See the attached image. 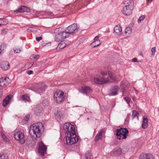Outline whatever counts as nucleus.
<instances>
[{"label":"nucleus","instance_id":"30","mask_svg":"<svg viewBox=\"0 0 159 159\" xmlns=\"http://www.w3.org/2000/svg\"><path fill=\"white\" fill-rule=\"evenodd\" d=\"M1 135L2 138L3 139L4 141L6 143H8L9 142V140L6 136L3 133Z\"/></svg>","mask_w":159,"mask_h":159},{"label":"nucleus","instance_id":"27","mask_svg":"<svg viewBox=\"0 0 159 159\" xmlns=\"http://www.w3.org/2000/svg\"><path fill=\"white\" fill-rule=\"evenodd\" d=\"M108 74L109 77L113 80H115L116 79V76L113 72L108 71Z\"/></svg>","mask_w":159,"mask_h":159},{"label":"nucleus","instance_id":"46","mask_svg":"<svg viewBox=\"0 0 159 159\" xmlns=\"http://www.w3.org/2000/svg\"><path fill=\"white\" fill-rule=\"evenodd\" d=\"M33 74V72L32 70H29L28 72V75H31Z\"/></svg>","mask_w":159,"mask_h":159},{"label":"nucleus","instance_id":"5","mask_svg":"<svg viewBox=\"0 0 159 159\" xmlns=\"http://www.w3.org/2000/svg\"><path fill=\"white\" fill-rule=\"evenodd\" d=\"M116 132V135L117 136L118 139L119 140L125 139L127 138L126 136L129 132L128 130L127 129L122 128L117 129Z\"/></svg>","mask_w":159,"mask_h":159},{"label":"nucleus","instance_id":"9","mask_svg":"<svg viewBox=\"0 0 159 159\" xmlns=\"http://www.w3.org/2000/svg\"><path fill=\"white\" fill-rule=\"evenodd\" d=\"M45 86L43 85L41 83L35 84L34 90L36 92L39 94L44 91L45 89Z\"/></svg>","mask_w":159,"mask_h":159},{"label":"nucleus","instance_id":"40","mask_svg":"<svg viewBox=\"0 0 159 159\" xmlns=\"http://www.w3.org/2000/svg\"><path fill=\"white\" fill-rule=\"evenodd\" d=\"M148 126V123H142V127L143 129H145L147 128Z\"/></svg>","mask_w":159,"mask_h":159},{"label":"nucleus","instance_id":"42","mask_svg":"<svg viewBox=\"0 0 159 159\" xmlns=\"http://www.w3.org/2000/svg\"><path fill=\"white\" fill-rule=\"evenodd\" d=\"M148 123V118L146 116H144L143 117V123Z\"/></svg>","mask_w":159,"mask_h":159},{"label":"nucleus","instance_id":"11","mask_svg":"<svg viewBox=\"0 0 159 159\" xmlns=\"http://www.w3.org/2000/svg\"><path fill=\"white\" fill-rule=\"evenodd\" d=\"M93 81L96 84H102L107 83L108 81V80L107 79H105L103 77H99L94 78Z\"/></svg>","mask_w":159,"mask_h":159},{"label":"nucleus","instance_id":"19","mask_svg":"<svg viewBox=\"0 0 159 159\" xmlns=\"http://www.w3.org/2000/svg\"><path fill=\"white\" fill-rule=\"evenodd\" d=\"M140 159H154V157L151 153H147L140 156Z\"/></svg>","mask_w":159,"mask_h":159},{"label":"nucleus","instance_id":"57","mask_svg":"<svg viewBox=\"0 0 159 159\" xmlns=\"http://www.w3.org/2000/svg\"><path fill=\"white\" fill-rule=\"evenodd\" d=\"M1 26V25L0 24V26Z\"/></svg>","mask_w":159,"mask_h":159},{"label":"nucleus","instance_id":"26","mask_svg":"<svg viewBox=\"0 0 159 159\" xmlns=\"http://www.w3.org/2000/svg\"><path fill=\"white\" fill-rule=\"evenodd\" d=\"M139 113L137 111H136L134 110L132 111V119L134 118H136L137 120H138V115Z\"/></svg>","mask_w":159,"mask_h":159},{"label":"nucleus","instance_id":"23","mask_svg":"<svg viewBox=\"0 0 159 159\" xmlns=\"http://www.w3.org/2000/svg\"><path fill=\"white\" fill-rule=\"evenodd\" d=\"M132 29L130 27L126 28L125 30V33L127 37H129L131 34Z\"/></svg>","mask_w":159,"mask_h":159},{"label":"nucleus","instance_id":"2","mask_svg":"<svg viewBox=\"0 0 159 159\" xmlns=\"http://www.w3.org/2000/svg\"><path fill=\"white\" fill-rule=\"evenodd\" d=\"M63 129L65 134H67L66 143L71 145L76 143L79 140L78 137L75 133V128L74 125L69 123H66L63 125Z\"/></svg>","mask_w":159,"mask_h":159},{"label":"nucleus","instance_id":"33","mask_svg":"<svg viewBox=\"0 0 159 159\" xmlns=\"http://www.w3.org/2000/svg\"><path fill=\"white\" fill-rule=\"evenodd\" d=\"M39 57V56L38 55H34L33 54L30 56V58L32 59H35L37 60Z\"/></svg>","mask_w":159,"mask_h":159},{"label":"nucleus","instance_id":"45","mask_svg":"<svg viewBox=\"0 0 159 159\" xmlns=\"http://www.w3.org/2000/svg\"><path fill=\"white\" fill-rule=\"evenodd\" d=\"M36 39L37 41L39 42L42 39V37H36Z\"/></svg>","mask_w":159,"mask_h":159},{"label":"nucleus","instance_id":"10","mask_svg":"<svg viewBox=\"0 0 159 159\" xmlns=\"http://www.w3.org/2000/svg\"><path fill=\"white\" fill-rule=\"evenodd\" d=\"M39 145L38 148L39 152L41 155H43L46 152L47 147L42 142H40L39 143Z\"/></svg>","mask_w":159,"mask_h":159},{"label":"nucleus","instance_id":"22","mask_svg":"<svg viewBox=\"0 0 159 159\" xmlns=\"http://www.w3.org/2000/svg\"><path fill=\"white\" fill-rule=\"evenodd\" d=\"M1 68L4 70H7L10 68L9 63L7 61H3L1 64Z\"/></svg>","mask_w":159,"mask_h":159},{"label":"nucleus","instance_id":"41","mask_svg":"<svg viewBox=\"0 0 159 159\" xmlns=\"http://www.w3.org/2000/svg\"><path fill=\"white\" fill-rule=\"evenodd\" d=\"M151 51L152 52V55H154L156 52V48L153 47L151 49Z\"/></svg>","mask_w":159,"mask_h":159},{"label":"nucleus","instance_id":"35","mask_svg":"<svg viewBox=\"0 0 159 159\" xmlns=\"http://www.w3.org/2000/svg\"><path fill=\"white\" fill-rule=\"evenodd\" d=\"M13 50H14V51L16 53H20L21 51V49H20L18 48V47H15Z\"/></svg>","mask_w":159,"mask_h":159},{"label":"nucleus","instance_id":"29","mask_svg":"<svg viewBox=\"0 0 159 159\" xmlns=\"http://www.w3.org/2000/svg\"><path fill=\"white\" fill-rule=\"evenodd\" d=\"M7 20L5 18L0 19V24L1 25L7 24Z\"/></svg>","mask_w":159,"mask_h":159},{"label":"nucleus","instance_id":"21","mask_svg":"<svg viewBox=\"0 0 159 159\" xmlns=\"http://www.w3.org/2000/svg\"><path fill=\"white\" fill-rule=\"evenodd\" d=\"M105 131L103 129H101L99 131L98 134H97L95 136V141L96 142L101 139L102 137V135L104 133Z\"/></svg>","mask_w":159,"mask_h":159},{"label":"nucleus","instance_id":"20","mask_svg":"<svg viewBox=\"0 0 159 159\" xmlns=\"http://www.w3.org/2000/svg\"><path fill=\"white\" fill-rule=\"evenodd\" d=\"M99 37L98 36H96L94 38V41L91 43V45H93V48L98 47L101 44L100 40L97 39Z\"/></svg>","mask_w":159,"mask_h":159},{"label":"nucleus","instance_id":"34","mask_svg":"<svg viewBox=\"0 0 159 159\" xmlns=\"http://www.w3.org/2000/svg\"><path fill=\"white\" fill-rule=\"evenodd\" d=\"M60 112H57L55 116V118L57 121L59 120L60 119L61 116H62V115H60Z\"/></svg>","mask_w":159,"mask_h":159},{"label":"nucleus","instance_id":"47","mask_svg":"<svg viewBox=\"0 0 159 159\" xmlns=\"http://www.w3.org/2000/svg\"><path fill=\"white\" fill-rule=\"evenodd\" d=\"M47 15L50 16H52V13L50 12H47Z\"/></svg>","mask_w":159,"mask_h":159},{"label":"nucleus","instance_id":"7","mask_svg":"<svg viewBox=\"0 0 159 159\" xmlns=\"http://www.w3.org/2000/svg\"><path fill=\"white\" fill-rule=\"evenodd\" d=\"M54 100L57 103L62 102L65 99L64 93L62 91H57L54 93Z\"/></svg>","mask_w":159,"mask_h":159},{"label":"nucleus","instance_id":"56","mask_svg":"<svg viewBox=\"0 0 159 159\" xmlns=\"http://www.w3.org/2000/svg\"><path fill=\"white\" fill-rule=\"evenodd\" d=\"M37 159H40V158H37Z\"/></svg>","mask_w":159,"mask_h":159},{"label":"nucleus","instance_id":"25","mask_svg":"<svg viewBox=\"0 0 159 159\" xmlns=\"http://www.w3.org/2000/svg\"><path fill=\"white\" fill-rule=\"evenodd\" d=\"M20 99L25 102H29L30 100L29 96L27 94H25L20 97Z\"/></svg>","mask_w":159,"mask_h":159},{"label":"nucleus","instance_id":"12","mask_svg":"<svg viewBox=\"0 0 159 159\" xmlns=\"http://www.w3.org/2000/svg\"><path fill=\"white\" fill-rule=\"evenodd\" d=\"M30 11V9L29 8L24 6H20L18 9L16 10L15 12L18 13L20 12H29Z\"/></svg>","mask_w":159,"mask_h":159},{"label":"nucleus","instance_id":"38","mask_svg":"<svg viewBox=\"0 0 159 159\" xmlns=\"http://www.w3.org/2000/svg\"><path fill=\"white\" fill-rule=\"evenodd\" d=\"M8 30L7 29L3 28L2 30L1 31V33L2 34H5L7 33Z\"/></svg>","mask_w":159,"mask_h":159},{"label":"nucleus","instance_id":"32","mask_svg":"<svg viewBox=\"0 0 159 159\" xmlns=\"http://www.w3.org/2000/svg\"><path fill=\"white\" fill-rule=\"evenodd\" d=\"M0 159H8V156L3 153H0Z\"/></svg>","mask_w":159,"mask_h":159},{"label":"nucleus","instance_id":"54","mask_svg":"<svg viewBox=\"0 0 159 159\" xmlns=\"http://www.w3.org/2000/svg\"><path fill=\"white\" fill-rule=\"evenodd\" d=\"M1 95H2L1 96H2V95L3 93L2 91H1Z\"/></svg>","mask_w":159,"mask_h":159},{"label":"nucleus","instance_id":"4","mask_svg":"<svg viewBox=\"0 0 159 159\" xmlns=\"http://www.w3.org/2000/svg\"><path fill=\"white\" fill-rule=\"evenodd\" d=\"M134 2L132 0H127L124 3V7L122 11L125 16H129L132 13L134 8Z\"/></svg>","mask_w":159,"mask_h":159},{"label":"nucleus","instance_id":"13","mask_svg":"<svg viewBox=\"0 0 159 159\" xmlns=\"http://www.w3.org/2000/svg\"><path fill=\"white\" fill-rule=\"evenodd\" d=\"M12 97V95H8L3 99L2 105L4 107H5L11 101Z\"/></svg>","mask_w":159,"mask_h":159},{"label":"nucleus","instance_id":"48","mask_svg":"<svg viewBox=\"0 0 159 159\" xmlns=\"http://www.w3.org/2000/svg\"><path fill=\"white\" fill-rule=\"evenodd\" d=\"M137 61V59L136 58H134L132 59V62H136Z\"/></svg>","mask_w":159,"mask_h":159},{"label":"nucleus","instance_id":"28","mask_svg":"<svg viewBox=\"0 0 159 159\" xmlns=\"http://www.w3.org/2000/svg\"><path fill=\"white\" fill-rule=\"evenodd\" d=\"M66 46V43L63 41H61L59 43L57 46V48H59L60 49L64 48Z\"/></svg>","mask_w":159,"mask_h":159},{"label":"nucleus","instance_id":"44","mask_svg":"<svg viewBox=\"0 0 159 159\" xmlns=\"http://www.w3.org/2000/svg\"><path fill=\"white\" fill-rule=\"evenodd\" d=\"M107 74V73L106 71H102L101 72V74L103 76H105Z\"/></svg>","mask_w":159,"mask_h":159},{"label":"nucleus","instance_id":"37","mask_svg":"<svg viewBox=\"0 0 159 159\" xmlns=\"http://www.w3.org/2000/svg\"><path fill=\"white\" fill-rule=\"evenodd\" d=\"M145 16L144 15H142L140 16L139 19L138 20V22L139 23L141 22V21H143L144 19L145 18Z\"/></svg>","mask_w":159,"mask_h":159},{"label":"nucleus","instance_id":"6","mask_svg":"<svg viewBox=\"0 0 159 159\" xmlns=\"http://www.w3.org/2000/svg\"><path fill=\"white\" fill-rule=\"evenodd\" d=\"M13 137L15 139L18 141L21 144H23L25 143L24 134L21 131L15 132L14 134Z\"/></svg>","mask_w":159,"mask_h":159},{"label":"nucleus","instance_id":"14","mask_svg":"<svg viewBox=\"0 0 159 159\" xmlns=\"http://www.w3.org/2000/svg\"><path fill=\"white\" fill-rule=\"evenodd\" d=\"M113 33L116 35H118L121 34L122 31L121 26L119 25H116L114 28Z\"/></svg>","mask_w":159,"mask_h":159},{"label":"nucleus","instance_id":"50","mask_svg":"<svg viewBox=\"0 0 159 159\" xmlns=\"http://www.w3.org/2000/svg\"><path fill=\"white\" fill-rule=\"evenodd\" d=\"M125 92H126V90H125V89L123 88L122 92H123V93H125Z\"/></svg>","mask_w":159,"mask_h":159},{"label":"nucleus","instance_id":"16","mask_svg":"<svg viewBox=\"0 0 159 159\" xmlns=\"http://www.w3.org/2000/svg\"><path fill=\"white\" fill-rule=\"evenodd\" d=\"M8 78L2 77L0 79V87H4L9 84Z\"/></svg>","mask_w":159,"mask_h":159},{"label":"nucleus","instance_id":"17","mask_svg":"<svg viewBox=\"0 0 159 159\" xmlns=\"http://www.w3.org/2000/svg\"><path fill=\"white\" fill-rule=\"evenodd\" d=\"M119 87L117 86H114L110 90L109 93V96H114L117 94V92L119 90Z\"/></svg>","mask_w":159,"mask_h":159},{"label":"nucleus","instance_id":"18","mask_svg":"<svg viewBox=\"0 0 159 159\" xmlns=\"http://www.w3.org/2000/svg\"><path fill=\"white\" fill-rule=\"evenodd\" d=\"M111 153L115 155L120 156L121 154L122 150L119 147H117L114 149Z\"/></svg>","mask_w":159,"mask_h":159},{"label":"nucleus","instance_id":"39","mask_svg":"<svg viewBox=\"0 0 159 159\" xmlns=\"http://www.w3.org/2000/svg\"><path fill=\"white\" fill-rule=\"evenodd\" d=\"M124 99L126 102L128 104L130 102L131 99L128 97H126L124 98Z\"/></svg>","mask_w":159,"mask_h":159},{"label":"nucleus","instance_id":"51","mask_svg":"<svg viewBox=\"0 0 159 159\" xmlns=\"http://www.w3.org/2000/svg\"><path fill=\"white\" fill-rule=\"evenodd\" d=\"M132 99H133V101H135V100H136V98H135V97H132Z\"/></svg>","mask_w":159,"mask_h":159},{"label":"nucleus","instance_id":"55","mask_svg":"<svg viewBox=\"0 0 159 159\" xmlns=\"http://www.w3.org/2000/svg\"><path fill=\"white\" fill-rule=\"evenodd\" d=\"M134 89V90H135V91H137V92H138V91H137L135 89Z\"/></svg>","mask_w":159,"mask_h":159},{"label":"nucleus","instance_id":"43","mask_svg":"<svg viewBox=\"0 0 159 159\" xmlns=\"http://www.w3.org/2000/svg\"><path fill=\"white\" fill-rule=\"evenodd\" d=\"M30 118V116L27 115L25 116V118H24V120L26 121H28L29 120Z\"/></svg>","mask_w":159,"mask_h":159},{"label":"nucleus","instance_id":"8","mask_svg":"<svg viewBox=\"0 0 159 159\" xmlns=\"http://www.w3.org/2000/svg\"><path fill=\"white\" fill-rule=\"evenodd\" d=\"M79 27L77 24H73L68 27L66 28L65 29V31L67 34L69 35L70 34H72L77 32Z\"/></svg>","mask_w":159,"mask_h":159},{"label":"nucleus","instance_id":"31","mask_svg":"<svg viewBox=\"0 0 159 159\" xmlns=\"http://www.w3.org/2000/svg\"><path fill=\"white\" fill-rule=\"evenodd\" d=\"M85 157L86 159H90L92 157V154L91 152H87L86 153Z\"/></svg>","mask_w":159,"mask_h":159},{"label":"nucleus","instance_id":"52","mask_svg":"<svg viewBox=\"0 0 159 159\" xmlns=\"http://www.w3.org/2000/svg\"><path fill=\"white\" fill-rule=\"evenodd\" d=\"M148 1L150 3L152 2V0H148Z\"/></svg>","mask_w":159,"mask_h":159},{"label":"nucleus","instance_id":"49","mask_svg":"<svg viewBox=\"0 0 159 159\" xmlns=\"http://www.w3.org/2000/svg\"><path fill=\"white\" fill-rule=\"evenodd\" d=\"M130 114H128L127 115V117L126 118V120H129V117H130Z\"/></svg>","mask_w":159,"mask_h":159},{"label":"nucleus","instance_id":"3","mask_svg":"<svg viewBox=\"0 0 159 159\" xmlns=\"http://www.w3.org/2000/svg\"><path fill=\"white\" fill-rule=\"evenodd\" d=\"M54 33L55 34L54 40L57 42L61 41L69 36V35L67 34L65 30L61 28L56 29L54 30Z\"/></svg>","mask_w":159,"mask_h":159},{"label":"nucleus","instance_id":"24","mask_svg":"<svg viewBox=\"0 0 159 159\" xmlns=\"http://www.w3.org/2000/svg\"><path fill=\"white\" fill-rule=\"evenodd\" d=\"M34 112L38 116H41L42 114L41 109H39L38 107H35L34 109Z\"/></svg>","mask_w":159,"mask_h":159},{"label":"nucleus","instance_id":"53","mask_svg":"<svg viewBox=\"0 0 159 159\" xmlns=\"http://www.w3.org/2000/svg\"><path fill=\"white\" fill-rule=\"evenodd\" d=\"M157 84L159 86V80H158V82H157Z\"/></svg>","mask_w":159,"mask_h":159},{"label":"nucleus","instance_id":"36","mask_svg":"<svg viewBox=\"0 0 159 159\" xmlns=\"http://www.w3.org/2000/svg\"><path fill=\"white\" fill-rule=\"evenodd\" d=\"M6 48V45L4 44H2L0 46V54L2 51H3Z\"/></svg>","mask_w":159,"mask_h":159},{"label":"nucleus","instance_id":"1","mask_svg":"<svg viewBox=\"0 0 159 159\" xmlns=\"http://www.w3.org/2000/svg\"><path fill=\"white\" fill-rule=\"evenodd\" d=\"M44 130V126L40 122L36 123L31 125L29 133L30 135L34 137V139L32 138L27 139L26 141L27 146L31 148L35 146L37 139L40 137Z\"/></svg>","mask_w":159,"mask_h":159},{"label":"nucleus","instance_id":"15","mask_svg":"<svg viewBox=\"0 0 159 159\" xmlns=\"http://www.w3.org/2000/svg\"><path fill=\"white\" fill-rule=\"evenodd\" d=\"M80 92L83 94H88L92 92V90L89 86H83L82 87Z\"/></svg>","mask_w":159,"mask_h":159}]
</instances>
